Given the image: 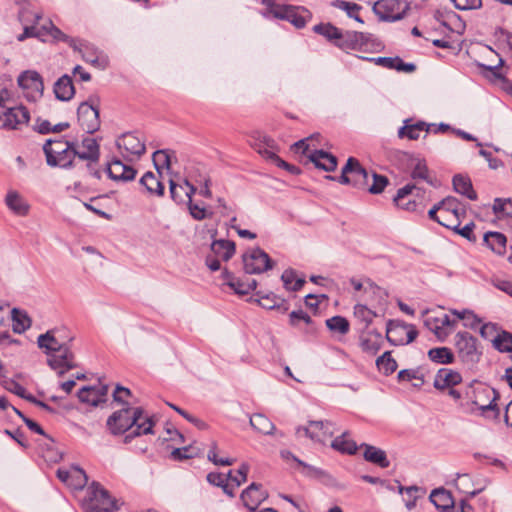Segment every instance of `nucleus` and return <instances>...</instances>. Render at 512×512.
Here are the masks:
<instances>
[{
  "mask_svg": "<svg viewBox=\"0 0 512 512\" xmlns=\"http://www.w3.org/2000/svg\"><path fill=\"white\" fill-rule=\"evenodd\" d=\"M143 413L141 407L132 409L127 405L109 416L107 427L114 435L124 434L131 430L124 439L125 443H129L134 437L153 433L154 422L150 417H144Z\"/></svg>",
  "mask_w": 512,
  "mask_h": 512,
  "instance_id": "nucleus-1",
  "label": "nucleus"
},
{
  "mask_svg": "<svg viewBox=\"0 0 512 512\" xmlns=\"http://www.w3.org/2000/svg\"><path fill=\"white\" fill-rule=\"evenodd\" d=\"M72 340L73 337H69L66 342L60 333L55 335L52 330L38 336V346L46 350L45 352L49 355L47 360L49 366L60 376L77 366L69 346Z\"/></svg>",
  "mask_w": 512,
  "mask_h": 512,
  "instance_id": "nucleus-2",
  "label": "nucleus"
},
{
  "mask_svg": "<svg viewBox=\"0 0 512 512\" xmlns=\"http://www.w3.org/2000/svg\"><path fill=\"white\" fill-rule=\"evenodd\" d=\"M32 16L34 18V24L30 26L24 25L23 33L17 36L18 41H24L27 38L36 37L43 42L52 39L56 42H65L74 49L77 48V40L63 33L51 20H47L42 25H39L38 22L41 19V15L33 13Z\"/></svg>",
  "mask_w": 512,
  "mask_h": 512,
  "instance_id": "nucleus-3",
  "label": "nucleus"
},
{
  "mask_svg": "<svg viewBox=\"0 0 512 512\" xmlns=\"http://www.w3.org/2000/svg\"><path fill=\"white\" fill-rule=\"evenodd\" d=\"M46 162L49 166L69 168L72 166L78 150L74 142L61 139H48L43 145Z\"/></svg>",
  "mask_w": 512,
  "mask_h": 512,
  "instance_id": "nucleus-4",
  "label": "nucleus"
},
{
  "mask_svg": "<svg viewBox=\"0 0 512 512\" xmlns=\"http://www.w3.org/2000/svg\"><path fill=\"white\" fill-rule=\"evenodd\" d=\"M343 185H351L357 189H366L370 181V173L360 164L359 160L349 157L339 177L327 176Z\"/></svg>",
  "mask_w": 512,
  "mask_h": 512,
  "instance_id": "nucleus-5",
  "label": "nucleus"
},
{
  "mask_svg": "<svg viewBox=\"0 0 512 512\" xmlns=\"http://www.w3.org/2000/svg\"><path fill=\"white\" fill-rule=\"evenodd\" d=\"M83 505L90 512H113L117 509L115 499L96 482L88 487Z\"/></svg>",
  "mask_w": 512,
  "mask_h": 512,
  "instance_id": "nucleus-6",
  "label": "nucleus"
},
{
  "mask_svg": "<svg viewBox=\"0 0 512 512\" xmlns=\"http://www.w3.org/2000/svg\"><path fill=\"white\" fill-rule=\"evenodd\" d=\"M454 345L459 359L468 368H473L480 361L482 352L477 347V338L469 332H457Z\"/></svg>",
  "mask_w": 512,
  "mask_h": 512,
  "instance_id": "nucleus-7",
  "label": "nucleus"
},
{
  "mask_svg": "<svg viewBox=\"0 0 512 512\" xmlns=\"http://www.w3.org/2000/svg\"><path fill=\"white\" fill-rule=\"evenodd\" d=\"M269 13L275 18L286 20L296 28H303L311 18L310 12L304 7L272 3L268 6Z\"/></svg>",
  "mask_w": 512,
  "mask_h": 512,
  "instance_id": "nucleus-8",
  "label": "nucleus"
},
{
  "mask_svg": "<svg viewBox=\"0 0 512 512\" xmlns=\"http://www.w3.org/2000/svg\"><path fill=\"white\" fill-rule=\"evenodd\" d=\"M252 146L257 150V152L259 154H261L263 157L271 160L278 167L287 170L289 173H291L293 175H298L300 173L301 170L299 167L289 164L286 161L282 160L279 156H277L276 144L272 138H270L266 135L257 133V137L255 138V143H253Z\"/></svg>",
  "mask_w": 512,
  "mask_h": 512,
  "instance_id": "nucleus-9",
  "label": "nucleus"
},
{
  "mask_svg": "<svg viewBox=\"0 0 512 512\" xmlns=\"http://www.w3.org/2000/svg\"><path fill=\"white\" fill-rule=\"evenodd\" d=\"M98 102V98L90 97L77 109L78 123L86 133L93 134L100 128Z\"/></svg>",
  "mask_w": 512,
  "mask_h": 512,
  "instance_id": "nucleus-10",
  "label": "nucleus"
},
{
  "mask_svg": "<svg viewBox=\"0 0 512 512\" xmlns=\"http://www.w3.org/2000/svg\"><path fill=\"white\" fill-rule=\"evenodd\" d=\"M409 8L404 0H379L374 3L373 11L380 20L395 22L403 19Z\"/></svg>",
  "mask_w": 512,
  "mask_h": 512,
  "instance_id": "nucleus-11",
  "label": "nucleus"
},
{
  "mask_svg": "<svg viewBox=\"0 0 512 512\" xmlns=\"http://www.w3.org/2000/svg\"><path fill=\"white\" fill-rule=\"evenodd\" d=\"M457 321L447 314L433 315L426 313L424 325L431 331L439 342H445L455 330Z\"/></svg>",
  "mask_w": 512,
  "mask_h": 512,
  "instance_id": "nucleus-12",
  "label": "nucleus"
},
{
  "mask_svg": "<svg viewBox=\"0 0 512 512\" xmlns=\"http://www.w3.org/2000/svg\"><path fill=\"white\" fill-rule=\"evenodd\" d=\"M0 121L3 130H21L28 125L30 113L23 105L8 107L0 112Z\"/></svg>",
  "mask_w": 512,
  "mask_h": 512,
  "instance_id": "nucleus-13",
  "label": "nucleus"
},
{
  "mask_svg": "<svg viewBox=\"0 0 512 512\" xmlns=\"http://www.w3.org/2000/svg\"><path fill=\"white\" fill-rule=\"evenodd\" d=\"M244 270L248 274H260L270 270L274 262L269 255L260 248H254L243 255Z\"/></svg>",
  "mask_w": 512,
  "mask_h": 512,
  "instance_id": "nucleus-14",
  "label": "nucleus"
},
{
  "mask_svg": "<svg viewBox=\"0 0 512 512\" xmlns=\"http://www.w3.org/2000/svg\"><path fill=\"white\" fill-rule=\"evenodd\" d=\"M18 84L24 90L25 97L29 101H37L44 92V83L42 76L34 70L22 72L18 77Z\"/></svg>",
  "mask_w": 512,
  "mask_h": 512,
  "instance_id": "nucleus-15",
  "label": "nucleus"
},
{
  "mask_svg": "<svg viewBox=\"0 0 512 512\" xmlns=\"http://www.w3.org/2000/svg\"><path fill=\"white\" fill-rule=\"evenodd\" d=\"M336 431L335 424L331 421H309L307 427H298L296 434L302 433L314 442L325 443Z\"/></svg>",
  "mask_w": 512,
  "mask_h": 512,
  "instance_id": "nucleus-16",
  "label": "nucleus"
},
{
  "mask_svg": "<svg viewBox=\"0 0 512 512\" xmlns=\"http://www.w3.org/2000/svg\"><path fill=\"white\" fill-rule=\"evenodd\" d=\"M116 145L123 157L129 160L139 158L146 151L145 143L133 133H124L117 139Z\"/></svg>",
  "mask_w": 512,
  "mask_h": 512,
  "instance_id": "nucleus-17",
  "label": "nucleus"
},
{
  "mask_svg": "<svg viewBox=\"0 0 512 512\" xmlns=\"http://www.w3.org/2000/svg\"><path fill=\"white\" fill-rule=\"evenodd\" d=\"M373 35L369 33L346 31L340 33L336 46L343 51L361 50L372 41Z\"/></svg>",
  "mask_w": 512,
  "mask_h": 512,
  "instance_id": "nucleus-18",
  "label": "nucleus"
},
{
  "mask_svg": "<svg viewBox=\"0 0 512 512\" xmlns=\"http://www.w3.org/2000/svg\"><path fill=\"white\" fill-rule=\"evenodd\" d=\"M108 389V385L101 383L96 386H84L78 391L77 396L82 403L98 406L106 402Z\"/></svg>",
  "mask_w": 512,
  "mask_h": 512,
  "instance_id": "nucleus-19",
  "label": "nucleus"
},
{
  "mask_svg": "<svg viewBox=\"0 0 512 512\" xmlns=\"http://www.w3.org/2000/svg\"><path fill=\"white\" fill-rule=\"evenodd\" d=\"M414 191H416L417 196L424 193L423 187L417 186V184H406L404 187L398 189L397 194L393 199L396 206L409 212L417 211L418 203L415 200L405 201L406 197L411 195Z\"/></svg>",
  "mask_w": 512,
  "mask_h": 512,
  "instance_id": "nucleus-20",
  "label": "nucleus"
},
{
  "mask_svg": "<svg viewBox=\"0 0 512 512\" xmlns=\"http://www.w3.org/2000/svg\"><path fill=\"white\" fill-rule=\"evenodd\" d=\"M56 474L61 482L73 489L84 488L88 480L86 473L79 467L59 468Z\"/></svg>",
  "mask_w": 512,
  "mask_h": 512,
  "instance_id": "nucleus-21",
  "label": "nucleus"
},
{
  "mask_svg": "<svg viewBox=\"0 0 512 512\" xmlns=\"http://www.w3.org/2000/svg\"><path fill=\"white\" fill-rule=\"evenodd\" d=\"M107 174L114 181L127 182L135 178L137 171L119 159H113L107 165Z\"/></svg>",
  "mask_w": 512,
  "mask_h": 512,
  "instance_id": "nucleus-22",
  "label": "nucleus"
},
{
  "mask_svg": "<svg viewBox=\"0 0 512 512\" xmlns=\"http://www.w3.org/2000/svg\"><path fill=\"white\" fill-rule=\"evenodd\" d=\"M417 335V330L411 325L388 328L386 332L387 340L394 345L409 344L416 339Z\"/></svg>",
  "mask_w": 512,
  "mask_h": 512,
  "instance_id": "nucleus-23",
  "label": "nucleus"
},
{
  "mask_svg": "<svg viewBox=\"0 0 512 512\" xmlns=\"http://www.w3.org/2000/svg\"><path fill=\"white\" fill-rule=\"evenodd\" d=\"M359 339L361 349L371 355L377 354L384 342L382 334L376 330H361Z\"/></svg>",
  "mask_w": 512,
  "mask_h": 512,
  "instance_id": "nucleus-24",
  "label": "nucleus"
},
{
  "mask_svg": "<svg viewBox=\"0 0 512 512\" xmlns=\"http://www.w3.org/2000/svg\"><path fill=\"white\" fill-rule=\"evenodd\" d=\"M462 382V376L458 371L441 368L437 371L434 378V387L437 390H445L448 388H452Z\"/></svg>",
  "mask_w": 512,
  "mask_h": 512,
  "instance_id": "nucleus-25",
  "label": "nucleus"
},
{
  "mask_svg": "<svg viewBox=\"0 0 512 512\" xmlns=\"http://www.w3.org/2000/svg\"><path fill=\"white\" fill-rule=\"evenodd\" d=\"M169 185L171 198L178 204L190 202L197 190L188 179H185L183 184H177L175 181L170 180Z\"/></svg>",
  "mask_w": 512,
  "mask_h": 512,
  "instance_id": "nucleus-26",
  "label": "nucleus"
},
{
  "mask_svg": "<svg viewBox=\"0 0 512 512\" xmlns=\"http://www.w3.org/2000/svg\"><path fill=\"white\" fill-rule=\"evenodd\" d=\"M422 132L429 133L430 125L424 121L413 123L411 119L404 120V125L398 130V137L417 140Z\"/></svg>",
  "mask_w": 512,
  "mask_h": 512,
  "instance_id": "nucleus-27",
  "label": "nucleus"
},
{
  "mask_svg": "<svg viewBox=\"0 0 512 512\" xmlns=\"http://www.w3.org/2000/svg\"><path fill=\"white\" fill-rule=\"evenodd\" d=\"M266 496L260 484L252 483L241 493V500L248 509L254 511Z\"/></svg>",
  "mask_w": 512,
  "mask_h": 512,
  "instance_id": "nucleus-28",
  "label": "nucleus"
},
{
  "mask_svg": "<svg viewBox=\"0 0 512 512\" xmlns=\"http://www.w3.org/2000/svg\"><path fill=\"white\" fill-rule=\"evenodd\" d=\"M411 179L414 181L412 184L421 186L423 182L429 184L432 187L439 185L438 180L429 171L424 161H418L411 171Z\"/></svg>",
  "mask_w": 512,
  "mask_h": 512,
  "instance_id": "nucleus-29",
  "label": "nucleus"
},
{
  "mask_svg": "<svg viewBox=\"0 0 512 512\" xmlns=\"http://www.w3.org/2000/svg\"><path fill=\"white\" fill-rule=\"evenodd\" d=\"M429 498L440 512H449L454 508L455 502L453 496L444 488L434 489Z\"/></svg>",
  "mask_w": 512,
  "mask_h": 512,
  "instance_id": "nucleus-30",
  "label": "nucleus"
},
{
  "mask_svg": "<svg viewBox=\"0 0 512 512\" xmlns=\"http://www.w3.org/2000/svg\"><path fill=\"white\" fill-rule=\"evenodd\" d=\"M309 159L317 168L327 172H332L337 167V158L324 150H314Z\"/></svg>",
  "mask_w": 512,
  "mask_h": 512,
  "instance_id": "nucleus-31",
  "label": "nucleus"
},
{
  "mask_svg": "<svg viewBox=\"0 0 512 512\" xmlns=\"http://www.w3.org/2000/svg\"><path fill=\"white\" fill-rule=\"evenodd\" d=\"M55 97L60 101H69L75 94L72 78L68 75L61 76L54 84Z\"/></svg>",
  "mask_w": 512,
  "mask_h": 512,
  "instance_id": "nucleus-32",
  "label": "nucleus"
},
{
  "mask_svg": "<svg viewBox=\"0 0 512 512\" xmlns=\"http://www.w3.org/2000/svg\"><path fill=\"white\" fill-rule=\"evenodd\" d=\"M210 254L215 255L222 261H228L235 254V243L233 241L224 239L214 240L211 243Z\"/></svg>",
  "mask_w": 512,
  "mask_h": 512,
  "instance_id": "nucleus-33",
  "label": "nucleus"
},
{
  "mask_svg": "<svg viewBox=\"0 0 512 512\" xmlns=\"http://www.w3.org/2000/svg\"><path fill=\"white\" fill-rule=\"evenodd\" d=\"M361 447L364 448L363 456L366 461L377 464L381 468L389 467L390 462L384 450L369 444H362Z\"/></svg>",
  "mask_w": 512,
  "mask_h": 512,
  "instance_id": "nucleus-34",
  "label": "nucleus"
},
{
  "mask_svg": "<svg viewBox=\"0 0 512 512\" xmlns=\"http://www.w3.org/2000/svg\"><path fill=\"white\" fill-rule=\"evenodd\" d=\"M7 207L17 216H25L29 212V205L16 191H9L5 197Z\"/></svg>",
  "mask_w": 512,
  "mask_h": 512,
  "instance_id": "nucleus-35",
  "label": "nucleus"
},
{
  "mask_svg": "<svg viewBox=\"0 0 512 512\" xmlns=\"http://www.w3.org/2000/svg\"><path fill=\"white\" fill-rule=\"evenodd\" d=\"M428 359L439 365L452 364L455 361V354L449 347H435L428 350Z\"/></svg>",
  "mask_w": 512,
  "mask_h": 512,
  "instance_id": "nucleus-36",
  "label": "nucleus"
},
{
  "mask_svg": "<svg viewBox=\"0 0 512 512\" xmlns=\"http://www.w3.org/2000/svg\"><path fill=\"white\" fill-rule=\"evenodd\" d=\"M484 244L494 253L502 255L506 250V237L500 232H487L483 236Z\"/></svg>",
  "mask_w": 512,
  "mask_h": 512,
  "instance_id": "nucleus-37",
  "label": "nucleus"
},
{
  "mask_svg": "<svg viewBox=\"0 0 512 512\" xmlns=\"http://www.w3.org/2000/svg\"><path fill=\"white\" fill-rule=\"evenodd\" d=\"M82 147L84 151L76 153L77 157L87 161H98L100 157L99 144L94 138H84L82 140Z\"/></svg>",
  "mask_w": 512,
  "mask_h": 512,
  "instance_id": "nucleus-38",
  "label": "nucleus"
},
{
  "mask_svg": "<svg viewBox=\"0 0 512 512\" xmlns=\"http://www.w3.org/2000/svg\"><path fill=\"white\" fill-rule=\"evenodd\" d=\"M250 425L254 430L264 435H272L276 431L275 425L261 413H255L250 417Z\"/></svg>",
  "mask_w": 512,
  "mask_h": 512,
  "instance_id": "nucleus-39",
  "label": "nucleus"
},
{
  "mask_svg": "<svg viewBox=\"0 0 512 512\" xmlns=\"http://www.w3.org/2000/svg\"><path fill=\"white\" fill-rule=\"evenodd\" d=\"M439 203L441 211H444L445 214L453 215L458 220H461V217L465 215V208L455 197L448 196L442 199Z\"/></svg>",
  "mask_w": 512,
  "mask_h": 512,
  "instance_id": "nucleus-40",
  "label": "nucleus"
},
{
  "mask_svg": "<svg viewBox=\"0 0 512 512\" xmlns=\"http://www.w3.org/2000/svg\"><path fill=\"white\" fill-rule=\"evenodd\" d=\"M331 447L341 453L355 454L358 450V446L355 441L349 439V433L343 432L340 436L336 437Z\"/></svg>",
  "mask_w": 512,
  "mask_h": 512,
  "instance_id": "nucleus-41",
  "label": "nucleus"
},
{
  "mask_svg": "<svg viewBox=\"0 0 512 512\" xmlns=\"http://www.w3.org/2000/svg\"><path fill=\"white\" fill-rule=\"evenodd\" d=\"M482 394L486 395L487 397L490 396V394L493 395V398L489 401L488 404L480 403L478 399L472 401L471 405L477 406V408L481 411V414L484 415L487 412H491L493 415V418H497L499 415V409L496 404L497 399V392L494 389L485 388L482 390Z\"/></svg>",
  "mask_w": 512,
  "mask_h": 512,
  "instance_id": "nucleus-42",
  "label": "nucleus"
},
{
  "mask_svg": "<svg viewBox=\"0 0 512 512\" xmlns=\"http://www.w3.org/2000/svg\"><path fill=\"white\" fill-rule=\"evenodd\" d=\"M453 187L457 193L466 196L468 199H477V194L473 190L472 183L469 178L462 175H455L453 177Z\"/></svg>",
  "mask_w": 512,
  "mask_h": 512,
  "instance_id": "nucleus-43",
  "label": "nucleus"
},
{
  "mask_svg": "<svg viewBox=\"0 0 512 512\" xmlns=\"http://www.w3.org/2000/svg\"><path fill=\"white\" fill-rule=\"evenodd\" d=\"M140 184L143 185L150 194L157 196H163L164 194V185L153 172H146L140 179Z\"/></svg>",
  "mask_w": 512,
  "mask_h": 512,
  "instance_id": "nucleus-44",
  "label": "nucleus"
},
{
  "mask_svg": "<svg viewBox=\"0 0 512 512\" xmlns=\"http://www.w3.org/2000/svg\"><path fill=\"white\" fill-rule=\"evenodd\" d=\"M353 314L354 317L363 325L362 330L368 329L374 318L377 316L375 311L364 304H356L354 306Z\"/></svg>",
  "mask_w": 512,
  "mask_h": 512,
  "instance_id": "nucleus-45",
  "label": "nucleus"
},
{
  "mask_svg": "<svg viewBox=\"0 0 512 512\" xmlns=\"http://www.w3.org/2000/svg\"><path fill=\"white\" fill-rule=\"evenodd\" d=\"M256 295L258 296L255 301L262 306L265 309H274V308H281L283 307V310L286 311L288 309L286 305V302L284 299H281L277 297L273 293L261 295L260 292H257Z\"/></svg>",
  "mask_w": 512,
  "mask_h": 512,
  "instance_id": "nucleus-46",
  "label": "nucleus"
},
{
  "mask_svg": "<svg viewBox=\"0 0 512 512\" xmlns=\"http://www.w3.org/2000/svg\"><path fill=\"white\" fill-rule=\"evenodd\" d=\"M313 31L325 37L328 41L332 42L335 46L339 40L341 30L331 23H320L313 27Z\"/></svg>",
  "mask_w": 512,
  "mask_h": 512,
  "instance_id": "nucleus-47",
  "label": "nucleus"
},
{
  "mask_svg": "<svg viewBox=\"0 0 512 512\" xmlns=\"http://www.w3.org/2000/svg\"><path fill=\"white\" fill-rule=\"evenodd\" d=\"M284 287L287 290L298 291L305 284V279L297 277L296 272L293 269H286L281 276Z\"/></svg>",
  "mask_w": 512,
  "mask_h": 512,
  "instance_id": "nucleus-48",
  "label": "nucleus"
},
{
  "mask_svg": "<svg viewBox=\"0 0 512 512\" xmlns=\"http://www.w3.org/2000/svg\"><path fill=\"white\" fill-rule=\"evenodd\" d=\"M450 312L455 315L458 319L464 321V326L470 329H476L481 323V319L469 309L456 310L450 309Z\"/></svg>",
  "mask_w": 512,
  "mask_h": 512,
  "instance_id": "nucleus-49",
  "label": "nucleus"
},
{
  "mask_svg": "<svg viewBox=\"0 0 512 512\" xmlns=\"http://www.w3.org/2000/svg\"><path fill=\"white\" fill-rule=\"evenodd\" d=\"M332 5L337 9L345 11L350 18H354L356 21L363 23V20L358 15L359 10L361 9L360 5L344 0H335L332 2Z\"/></svg>",
  "mask_w": 512,
  "mask_h": 512,
  "instance_id": "nucleus-50",
  "label": "nucleus"
},
{
  "mask_svg": "<svg viewBox=\"0 0 512 512\" xmlns=\"http://www.w3.org/2000/svg\"><path fill=\"white\" fill-rule=\"evenodd\" d=\"M326 326L330 331L345 335L349 332L350 324L345 317L333 316L326 320Z\"/></svg>",
  "mask_w": 512,
  "mask_h": 512,
  "instance_id": "nucleus-51",
  "label": "nucleus"
},
{
  "mask_svg": "<svg viewBox=\"0 0 512 512\" xmlns=\"http://www.w3.org/2000/svg\"><path fill=\"white\" fill-rule=\"evenodd\" d=\"M13 321V331L22 333L31 325L29 317L20 310L13 308L11 311Z\"/></svg>",
  "mask_w": 512,
  "mask_h": 512,
  "instance_id": "nucleus-52",
  "label": "nucleus"
},
{
  "mask_svg": "<svg viewBox=\"0 0 512 512\" xmlns=\"http://www.w3.org/2000/svg\"><path fill=\"white\" fill-rule=\"evenodd\" d=\"M376 365L379 370L383 371L386 375L392 374L397 369V362L391 357L390 351H386L378 357Z\"/></svg>",
  "mask_w": 512,
  "mask_h": 512,
  "instance_id": "nucleus-53",
  "label": "nucleus"
},
{
  "mask_svg": "<svg viewBox=\"0 0 512 512\" xmlns=\"http://www.w3.org/2000/svg\"><path fill=\"white\" fill-rule=\"evenodd\" d=\"M493 345L499 352H512V333L501 331L493 339Z\"/></svg>",
  "mask_w": 512,
  "mask_h": 512,
  "instance_id": "nucleus-54",
  "label": "nucleus"
},
{
  "mask_svg": "<svg viewBox=\"0 0 512 512\" xmlns=\"http://www.w3.org/2000/svg\"><path fill=\"white\" fill-rule=\"evenodd\" d=\"M370 179L372 180V184H368V187H366L365 190L371 194L382 193L389 183V180L386 176L377 174L375 172L370 173Z\"/></svg>",
  "mask_w": 512,
  "mask_h": 512,
  "instance_id": "nucleus-55",
  "label": "nucleus"
},
{
  "mask_svg": "<svg viewBox=\"0 0 512 512\" xmlns=\"http://www.w3.org/2000/svg\"><path fill=\"white\" fill-rule=\"evenodd\" d=\"M172 154L168 150H157L152 155V160L156 170L160 173L161 169H169L171 166Z\"/></svg>",
  "mask_w": 512,
  "mask_h": 512,
  "instance_id": "nucleus-56",
  "label": "nucleus"
},
{
  "mask_svg": "<svg viewBox=\"0 0 512 512\" xmlns=\"http://www.w3.org/2000/svg\"><path fill=\"white\" fill-rule=\"evenodd\" d=\"M492 209L496 215H505L512 217V199L496 198L494 199Z\"/></svg>",
  "mask_w": 512,
  "mask_h": 512,
  "instance_id": "nucleus-57",
  "label": "nucleus"
},
{
  "mask_svg": "<svg viewBox=\"0 0 512 512\" xmlns=\"http://www.w3.org/2000/svg\"><path fill=\"white\" fill-rule=\"evenodd\" d=\"M399 381H413L418 380V383H413L414 387H421L424 384V376L416 369H404L398 373Z\"/></svg>",
  "mask_w": 512,
  "mask_h": 512,
  "instance_id": "nucleus-58",
  "label": "nucleus"
},
{
  "mask_svg": "<svg viewBox=\"0 0 512 512\" xmlns=\"http://www.w3.org/2000/svg\"><path fill=\"white\" fill-rule=\"evenodd\" d=\"M470 483H471V478L467 474L458 475L457 479L455 480L456 488L460 492L465 493L468 495V497L472 498V497H475L476 495H478L482 491V489L469 491L468 487H469Z\"/></svg>",
  "mask_w": 512,
  "mask_h": 512,
  "instance_id": "nucleus-59",
  "label": "nucleus"
},
{
  "mask_svg": "<svg viewBox=\"0 0 512 512\" xmlns=\"http://www.w3.org/2000/svg\"><path fill=\"white\" fill-rule=\"evenodd\" d=\"M419 490L420 488L414 485L409 487H404L402 485L398 486V492L401 494L405 492L406 495L408 496V500L405 502V506L408 510H412L416 506V500L418 498L416 493Z\"/></svg>",
  "mask_w": 512,
  "mask_h": 512,
  "instance_id": "nucleus-60",
  "label": "nucleus"
},
{
  "mask_svg": "<svg viewBox=\"0 0 512 512\" xmlns=\"http://www.w3.org/2000/svg\"><path fill=\"white\" fill-rule=\"evenodd\" d=\"M207 458L209 461L213 462L215 465H221V466H230L235 462V459H233V458L218 457L216 443L212 444L211 448L209 449V451L207 453Z\"/></svg>",
  "mask_w": 512,
  "mask_h": 512,
  "instance_id": "nucleus-61",
  "label": "nucleus"
},
{
  "mask_svg": "<svg viewBox=\"0 0 512 512\" xmlns=\"http://www.w3.org/2000/svg\"><path fill=\"white\" fill-rule=\"evenodd\" d=\"M300 321H303L307 325H311L313 323L311 317L303 310L292 311L289 314L290 325L296 327V326H298Z\"/></svg>",
  "mask_w": 512,
  "mask_h": 512,
  "instance_id": "nucleus-62",
  "label": "nucleus"
},
{
  "mask_svg": "<svg viewBox=\"0 0 512 512\" xmlns=\"http://www.w3.org/2000/svg\"><path fill=\"white\" fill-rule=\"evenodd\" d=\"M458 10L479 9L482 6V0H451Z\"/></svg>",
  "mask_w": 512,
  "mask_h": 512,
  "instance_id": "nucleus-63",
  "label": "nucleus"
},
{
  "mask_svg": "<svg viewBox=\"0 0 512 512\" xmlns=\"http://www.w3.org/2000/svg\"><path fill=\"white\" fill-rule=\"evenodd\" d=\"M474 227L475 224L473 222H470L466 224L463 228L457 226V228H453L452 230L461 235L462 237L466 238L468 241L475 243L477 239L473 233Z\"/></svg>",
  "mask_w": 512,
  "mask_h": 512,
  "instance_id": "nucleus-64",
  "label": "nucleus"
}]
</instances>
